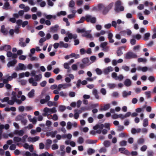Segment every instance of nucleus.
Segmentation results:
<instances>
[{"label":"nucleus","instance_id":"obj_52","mask_svg":"<svg viewBox=\"0 0 156 156\" xmlns=\"http://www.w3.org/2000/svg\"><path fill=\"white\" fill-rule=\"evenodd\" d=\"M151 91H146L145 92V94L146 95L147 98H149L151 97Z\"/></svg>","mask_w":156,"mask_h":156},{"label":"nucleus","instance_id":"obj_53","mask_svg":"<svg viewBox=\"0 0 156 156\" xmlns=\"http://www.w3.org/2000/svg\"><path fill=\"white\" fill-rule=\"evenodd\" d=\"M114 4L113 2H111L106 7L109 10H110L112 6H113Z\"/></svg>","mask_w":156,"mask_h":156},{"label":"nucleus","instance_id":"obj_28","mask_svg":"<svg viewBox=\"0 0 156 156\" xmlns=\"http://www.w3.org/2000/svg\"><path fill=\"white\" fill-rule=\"evenodd\" d=\"M59 111L61 112L64 111L66 109V107L64 105H60L59 106Z\"/></svg>","mask_w":156,"mask_h":156},{"label":"nucleus","instance_id":"obj_31","mask_svg":"<svg viewBox=\"0 0 156 156\" xmlns=\"http://www.w3.org/2000/svg\"><path fill=\"white\" fill-rule=\"evenodd\" d=\"M77 142L79 144H82L84 142L83 138L82 137H80L78 139Z\"/></svg>","mask_w":156,"mask_h":156},{"label":"nucleus","instance_id":"obj_20","mask_svg":"<svg viewBox=\"0 0 156 156\" xmlns=\"http://www.w3.org/2000/svg\"><path fill=\"white\" fill-rule=\"evenodd\" d=\"M133 37L137 40H139L141 38V36L139 34H137L136 35H134L133 36Z\"/></svg>","mask_w":156,"mask_h":156},{"label":"nucleus","instance_id":"obj_26","mask_svg":"<svg viewBox=\"0 0 156 156\" xmlns=\"http://www.w3.org/2000/svg\"><path fill=\"white\" fill-rule=\"evenodd\" d=\"M89 59L88 58H83L82 60V62L84 64H86L88 63L89 62Z\"/></svg>","mask_w":156,"mask_h":156},{"label":"nucleus","instance_id":"obj_14","mask_svg":"<svg viewBox=\"0 0 156 156\" xmlns=\"http://www.w3.org/2000/svg\"><path fill=\"white\" fill-rule=\"evenodd\" d=\"M110 107V105L109 104H106L104 105L103 108H100L101 111H106L108 110Z\"/></svg>","mask_w":156,"mask_h":156},{"label":"nucleus","instance_id":"obj_9","mask_svg":"<svg viewBox=\"0 0 156 156\" xmlns=\"http://www.w3.org/2000/svg\"><path fill=\"white\" fill-rule=\"evenodd\" d=\"M23 41L24 39L22 37L20 38L19 39V44L21 47H25L27 45L26 43L23 42Z\"/></svg>","mask_w":156,"mask_h":156},{"label":"nucleus","instance_id":"obj_1","mask_svg":"<svg viewBox=\"0 0 156 156\" xmlns=\"http://www.w3.org/2000/svg\"><path fill=\"white\" fill-rule=\"evenodd\" d=\"M122 4L121 2L119 0H118L115 2L114 10L116 12L118 13L124 10V7L122 5Z\"/></svg>","mask_w":156,"mask_h":156},{"label":"nucleus","instance_id":"obj_38","mask_svg":"<svg viewBox=\"0 0 156 156\" xmlns=\"http://www.w3.org/2000/svg\"><path fill=\"white\" fill-rule=\"evenodd\" d=\"M117 130L118 131H121L123 130L124 129V127L123 126L119 125Z\"/></svg>","mask_w":156,"mask_h":156},{"label":"nucleus","instance_id":"obj_56","mask_svg":"<svg viewBox=\"0 0 156 156\" xmlns=\"http://www.w3.org/2000/svg\"><path fill=\"white\" fill-rule=\"evenodd\" d=\"M147 156H153V152L152 151H147Z\"/></svg>","mask_w":156,"mask_h":156},{"label":"nucleus","instance_id":"obj_51","mask_svg":"<svg viewBox=\"0 0 156 156\" xmlns=\"http://www.w3.org/2000/svg\"><path fill=\"white\" fill-rule=\"evenodd\" d=\"M63 87L62 88L63 89H65L68 87L71 86V84L70 83H65L64 84H63Z\"/></svg>","mask_w":156,"mask_h":156},{"label":"nucleus","instance_id":"obj_16","mask_svg":"<svg viewBox=\"0 0 156 156\" xmlns=\"http://www.w3.org/2000/svg\"><path fill=\"white\" fill-rule=\"evenodd\" d=\"M86 20V17L85 16V17L82 16L81 17L80 20L77 21H76V24H78L79 23H83L85 20Z\"/></svg>","mask_w":156,"mask_h":156},{"label":"nucleus","instance_id":"obj_12","mask_svg":"<svg viewBox=\"0 0 156 156\" xmlns=\"http://www.w3.org/2000/svg\"><path fill=\"white\" fill-rule=\"evenodd\" d=\"M19 66L17 67H16V70H23V69H26V67L22 63H19Z\"/></svg>","mask_w":156,"mask_h":156},{"label":"nucleus","instance_id":"obj_43","mask_svg":"<svg viewBox=\"0 0 156 156\" xmlns=\"http://www.w3.org/2000/svg\"><path fill=\"white\" fill-rule=\"evenodd\" d=\"M147 61V59L146 58H139L138 59V61L139 62H145Z\"/></svg>","mask_w":156,"mask_h":156},{"label":"nucleus","instance_id":"obj_19","mask_svg":"<svg viewBox=\"0 0 156 156\" xmlns=\"http://www.w3.org/2000/svg\"><path fill=\"white\" fill-rule=\"evenodd\" d=\"M34 94V89H32L30 92L28 93V96L29 98L33 97Z\"/></svg>","mask_w":156,"mask_h":156},{"label":"nucleus","instance_id":"obj_7","mask_svg":"<svg viewBox=\"0 0 156 156\" xmlns=\"http://www.w3.org/2000/svg\"><path fill=\"white\" fill-rule=\"evenodd\" d=\"M40 137L38 136H36L34 137H29L28 138V140L29 142H33L38 140Z\"/></svg>","mask_w":156,"mask_h":156},{"label":"nucleus","instance_id":"obj_37","mask_svg":"<svg viewBox=\"0 0 156 156\" xmlns=\"http://www.w3.org/2000/svg\"><path fill=\"white\" fill-rule=\"evenodd\" d=\"M75 5L74 2L73 0H71L70 1L69 3V6L71 8H73L74 7Z\"/></svg>","mask_w":156,"mask_h":156},{"label":"nucleus","instance_id":"obj_30","mask_svg":"<svg viewBox=\"0 0 156 156\" xmlns=\"http://www.w3.org/2000/svg\"><path fill=\"white\" fill-rule=\"evenodd\" d=\"M66 14V12L64 11H61L60 12H58L57 13V16H60L61 15L65 16Z\"/></svg>","mask_w":156,"mask_h":156},{"label":"nucleus","instance_id":"obj_4","mask_svg":"<svg viewBox=\"0 0 156 156\" xmlns=\"http://www.w3.org/2000/svg\"><path fill=\"white\" fill-rule=\"evenodd\" d=\"M91 31V30L86 31L85 30V32H84V33L82 34V36L85 37L87 38L90 39L91 40H92L93 39V38L92 35L90 34Z\"/></svg>","mask_w":156,"mask_h":156},{"label":"nucleus","instance_id":"obj_6","mask_svg":"<svg viewBox=\"0 0 156 156\" xmlns=\"http://www.w3.org/2000/svg\"><path fill=\"white\" fill-rule=\"evenodd\" d=\"M59 26L58 25H55L54 26L50 28V31L53 33L57 32Z\"/></svg>","mask_w":156,"mask_h":156},{"label":"nucleus","instance_id":"obj_13","mask_svg":"<svg viewBox=\"0 0 156 156\" xmlns=\"http://www.w3.org/2000/svg\"><path fill=\"white\" fill-rule=\"evenodd\" d=\"M124 84L126 87H129L132 84L131 81L129 79H127L124 82Z\"/></svg>","mask_w":156,"mask_h":156},{"label":"nucleus","instance_id":"obj_3","mask_svg":"<svg viewBox=\"0 0 156 156\" xmlns=\"http://www.w3.org/2000/svg\"><path fill=\"white\" fill-rule=\"evenodd\" d=\"M86 21L88 22H90L92 23H94L96 22V18L95 17H92L89 15L85 16Z\"/></svg>","mask_w":156,"mask_h":156},{"label":"nucleus","instance_id":"obj_23","mask_svg":"<svg viewBox=\"0 0 156 156\" xmlns=\"http://www.w3.org/2000/svg\"><path fill=\"white\" fill-rule=\"evenodd\" d=\"M110 142L108 140H105L104 141V145L105 147H108L110 146Z\"/></svg>","mask_w":156,"mask_h":156},{"label":"nucleus","instance_id":"obj_32","mask_svg":"<svg viewBox=\"0 0 156 156\" xmlns=\"http://www.w3.org/2000/svg\"><path fill=\"white\" fill-rule=\"evenodd\" d=\"M23 118V117L21 115H18L16 118V121L21 120Z\"/></svg>","mask_w":156,"mask_h":156},{"label":"nucleus","instance_id":"obj_63","mask_svg":"<svg viewBox=\"0 0 156 156\" xmlns=\"http://www.w3.org/2000/svg\"><path fill=\"white\" fill-rule=\"evenodd\" d=\"M119 137L123 138L126 136V135L125 133H122L119 134Z\"/></svg>","mask_w":156,"mask_h":156},{"label":"nucleus","instance_id":"obj_50","mask_svg":"<svg viewBox=\"0 0 156 156\" xmlns=\"http://www.w3.org/2000/svg\"><path fill=\"white\" fill-rule=\"evenodd\" d=\"M148 80L151 82H153L155 81V78L153 76H150L148 78Z\"/></svg>","mask_w":156,"mask_h":156},{"label":"nucleus","instance_id":"obj_15","mask_svg":"<svg viewBox=\"0 0 156 156\" xmlns=\"http://www.w3.org/2000/svg\"><path fill=\"white\" fill-rule=\"evenodd\" d=\"M113 37V34L111 33L108 35V38L109 40V42L110 43H113L114 42V40L112 38Z\"/></svg>","mask_w":156,"mask_h":156},{"label":"nucleus","instance_id":"obj_47","mask_svg":"<svg viewBox=\"0 0 156 156\" xmlns=\"http://www.w3.org/2000/svg\"><path fill=\"white\" fill-rule=\"evenodd\" d=\"M147 148V147L146 145H144L140 148V150L142 151H145Z\"/></svg>","mask_w":156,"mask_h":156},{"label":"nucleus","instance_id":"obj_46","mask_svg":"<svg viewBox=\"0 0 156 156\" xmlns=\"http://www.w3.org/2000/svg\"><path fill=\"white\" fill-rule=\"evenodd\" d=\"M58 147L57 144H54L52 145V149L55 150L58 148Z\"/></svg>","mask_w":156,"mask_h":156},{"label":"nucleus","instance_id":"obj_59","mask_svg":"<svg viewBox=\"0 0 156 156\" xmlns=\"http://www.w3.org/2000/svg\"><path fill=\"white\" fill-rule=\"evenodd\" d=\"M51 74L49 72H46L44 74V76L48 78L51 76Z\"/></svg>","mask_w":156,"mask_h":156},{"label":"nucleus","instance_id":"obj_39","mask_svg":"<svg viewBox=\"0 0 156 156\" xmlns=\"http://www.w3.org/2000/svg\"><path fill=\"white\" fill-rule=\"evenodd\" d=\"M107 44V43L106 42H105L103 43H102L100 45V46L104 49Z\"/></svg>","mask_w":156,"mask_h":156},{"label":"nucleus","instance_id":"obj_58","mask_svg":"<svg viewBox=\"0 0 156 156\" xmlns=\"http://www.w3.org/2000/svg\"><path fill=\"white\" fill-rule=\"evenodd\" d=\"M140 48V46L139 45H136L134 47L133 50V51H138Z\"/></svg>","mask_w":156,"mask_h":156},{"label":"nucleus","instance_id":"obj_48","mask_svg":"<svg viewBox=\"0 0 156 156\" xmlns=\"http://www.w3.org/2000/svg\"><path fill=\"white\" fill-rule=\"evenodd\" d=\"M9 100V98L8 97H6L3 98V99H1V100L2 102L3 103L4 102H8Z\"/></svg>","mask_w":156,"mask_h":156},{"label":"nucleus","instance_id":"obj_60","mask_svg":"<svg viewBox=\"0 0 156 156\" xmlns=\"http://www.w3.org/2000/svg\"><path fill=\"white\" fill-rule=\"evenodd\" d=\"M46 81L44 80L42 82H41L40 83V85L42 87H44L46 86Z\"/></svg>","mask_w":156,"mask_h":156},{"label":"nucleus","instance_id":"obj_45","mask_svg":"<svg viewBox=\"0 0 156 156\" xmlns=\"http://www.w3.org/2000/svg\"><path fill=\"white\" fill-rule=\"evenodd\" d=\"M72 126V124L71 122H68L67 123V129H70L71 128Z\"/></svg>","mask_w":156,"mask_h":156},{"label":"nucleus","instance_id":"obj_61","mask_svg":"<svg viewBox=\"0 0 156 156\" xmlns=\"http://www.w3.org/2000/svg\"><path fill=\"white\" fill-rule=\"evenodd\" d=\"M101 92L102 94L104 95H105L106 93V90L104 88H102L101 90Z\"/></svg>","mask_w":156,"mask_h":156},{"label":"nucleus","instance_id":"obj_44","mask_svg":"<svg viewBox=\"0 0 156 156\" xmlns=\"http://www.w3.org/2000/svg\"><path fill=\"white\" fill-rule=\"evenodd\" d=\"M96 72L99 75H101L102 73L101 70L99 68H97L95 69Z\"/></svg>","mask_w":156,"mask_h":156},{"label":"nucleus","instance_id":"obj_49","mask_svg":"<svg viewBox=\"0 0 156 156\" xmlns=\"http://www.w3.org/2000/svg\"><path fill=\"white\" fill-rule=\"evenodd\" d=\"M130 43L132 45H134L136 44V40L134 38H133L131 39L130 41Z\"/></svg>","mask_w":156,"mask_h":156},{"label":"nucleus","instance_id":"obj_22","mask_svg":"<svg viewBox=\"0 0 156 156\" xmlns=\"http://www.w3.org/2000/svg\"><path fill=\"white\" fill-rule=\"evenodd\" d=\"M148 125V119H145L143 120V126L144 127H146Z\"/></svg>","mask_w":156,"mask_h":156},{"label":"nucleus","instance_id":"obj_34","mask_svg":"<svg viewBox=\"0 0 156 156\" xmlns=\"http://www.w3.org/2000/svg\"><path fill=\"white\" fill-rule=\"evenodd\" d=\"M46 40V39L45 37H43L41 38L39 40V42L41 44H40V45H42V44Z\"/></svg>","mask_w":156,"mask_h":156},{"label":"nucleus","instance_id":"obj_2","mask_svg":"<svg viewBox=\"0 0 156 156\" xmlns=\"http://www.w3.org/2000/svg\"><path fill=\"white\" fill-rule=\"evenodd\" d=\"M138 56L136 54L133 53L132 51L128 52L126 54L125 58L126 59H131V58H136Z\"/></svg>","mask_w":156,"mask_h":156},{"label":"nucleus","instance_id":"obj_11","mask_svg":"<svg viewBox=\"0 0 156 156\" xmlns=\"http://www.w3.org/2000/svg\"><path fill=\"white\" fill-rule=\"evenodd\" d=\"M17 61L16 60L14 59L12 61L8 62L7 66L8 67L11 66H13L16 63Z\"/></svg>","mask_w":156,"mask_h":156},{"label":"nucleus","instance_id":"obj_64","mask_svg":"<svg viewBox=\"0 0 156 156\" xmlns=\"http://www.w3.org/2000/svg\"><path fill=\"white\" fill-rule=\"evenodd\" d=\"M72 68L73 70H76L77 69V66L76 64H73L72 66Z\"/></svg>","mask_w":156,"mask_h":156},{"label":"nucleus","instance_id":"obj_62","mask_svg":"<svg viewBox=\"0 0 156 156\" xmlns=\"http://www.w3.org/2000/svg\"><path fill=\"white\" fill-rule=\"evenodd\" d=\"M23 21L21 20H18L16 21V24L18 26H21L22 25Z\"/></svg>","mask_w":156,"mask_h":156},{"label":"nucleus","instance_id":"obj_57","mask_svg":"<svg viewBox=\"0 0 156 156\" xmlns=\"http://www.w3.org/2000/svg\"><path fill=\"white\" fill-rule=\"evenodd\" d=\"M44 112L46 113H50V108L47 107L45 108L44 109Z\"/></svg>","mask_w":156,"mask_h":156},{"label":"nucleus","instance_id":"obj_36","mask_svg":"<svg viewBox=\"0 0 156 156\" xmlns=\"http://www.w3.org/2000/svg\"><path fill=\"white\" fill-rule=\"evenodd\" d=\"M85 30H86L84 28H82V29L77 28L76 31L78 33H83L85 32Z\"/></svg>","mask_w":156,"mask_h":156},{"label":"nucleus","instance_id":"obj_17","mask_svg":"<svg viewBox=\"0 0 156 156\" xmlns=\"http://www.w3.org/2000/svg\"><path fill=\"white\" fill-rule=\"evenodd\" d=\"M29 117H31V116L30 115H28V117L30 121L32 122L34 124H35L37 122V119L36 117H34L33 118V119H29Z\"/></svg>","mask_w":156,"mask_h":156},{"label":"nucleus","instance_id":"obj_40","mask_svg":"<svg viewBox=\"0 0 156 156\" xmlns=\"http://www.w3.org/2000/svg\"><path fill=\"white\" fill-rule=\"evenodd\" d=\"M122 69L125 70L126 71H128L129 69V66H127L125 65H124L122 66Z\"/></svg>","mask_w":156,"mask_h":156},{"label":"nucleus","instance_id":"obj_24","mask_svg":"<svg viewBox=\"0 0 156 156\" xmlns=\"http://www.w3.org/2000/svg\"><path fill=\"white\" fill-rule=\"evenodd\" d=\"M87 152L89 155H90L95 152V150L92 148H90L88 150Z\"/></svg>","mask_w":156,"mask_h":156},{"label":"nucleus","instance_id":"obj_33","mask_svg":"<svg viewBox=\"0 0 156 156\" xmlns=\"http://www.w3.org/2000/svg\"><path fill=\"white\" fill-rule=\"evenodd\" d=\"M109 10L106 7H105L102 11L103 14L104 15L106 14Z\"/></svg>","mask_w":156,"mask_h":156},{"label":"nucleus","instance_id":"obj_21","mask_svg":"<svg viewBox=\"0 0 156 156\" xmlns=\"http://www.w3.org/2000/svg\"><path fill=\"white\" fill-rule=\"evenodd\" d=\"M13 140L14 142H17L22 141V140L21 138L16 136L14 137Z\"/></svg>","mask_w":156,"mask_h":156},{"label":"nucleus","instance_id":"obj_54","mask_svg":"<svg viewBox=\"0 0 156 156\" xmlns=\"http://www.w3.org/2000/svg\"><path fill=\"white\" fill-rule=\"evenodd\" d=\"M144 142V140L143 138H140L138 140V143L139 144H142Z\"/></svg>","mask_w":156,"mask_h":156},{"label":"nucleus","instance_id":"obj_35","mask_svg":"<svg viewBox=\"0 0 156 156\" xmlns=\"http://www.w3.org/2000/svg\"><path fill=\"white\" fill-rule=\"evenodd\" d=\"M41 74H40L39 75H36L35 77V80L36 81H39L41 78Z\"/></svg>","mask_w":156,"mask_h":156},{"label":"nucleus","instance_id":"obj_8","mask_svg":"<svg viewBox=\"0 0 156 156\" xmlns=\"http://www.w3.org/2000/svg\"><path fill=\"white\" fill-rule=\"evenodd\" d=\"M50 99V97L48 95L46 96L45 99H41L40 102L41 104H43L47 102Z\"/></svg>","mask_w":156,"mask_h":156},{"label":"nucleus","instance_id":"obj_29","mask_svg":"<svg viewBox=\"0 0 156 156\" xmlns=\"http://www.w3.org/2000/svg\"><path fill=\"white\" fill-rule=\"evenodd\" d=\"M116 53L118 56H120L123 54L122 51L120 48L117 50Z\"/></svg>","mask_w":156,"mask_h":156},{"label":"nucleus","instance_id":"obj_27","mask_svg":"<svg viewBox=\"0 0 156 156\" xmlns=\"http://www.w3.org/2000/svg\"><path fill=\"white\" fill-rule=\"evenodd\" d=\"M93 94L95 96V98L97 99H98L99 96L97 93V91L96 89H94L93 91Z\"/></svg>","mask_w":156,"mask_h":156},{"label":"nucleus","instance_id":"obj_41","mask_svg":"<svg viewBox=\"0 0 156 156\" xmlns=\"http://www.w3.org/2000/svg\"><path fill=\"white\" fill-rule=\"evenodd\" d=\"M127 142L126 141L123 140L120 143V144L121 146H124L126 145Z\"/></svg>","mask_w":156,"mask_h":156},{"label":"nucleus","instance_id":"obj_25","mask_svg":"<svg viewBox=\"0 0 156 156\" xmlns=\"http://www.w3.org/2000/svg\"><path fill=\"white\" fill-rule=\"evenodd\" d=\"M150 36V34L149 33H145L144 35V40L145 41L148 40Z\"/></svg>","mask_w":156,"mask_h":156},{"label":"nucleus","instance_id":"obj_18","mask_svg":"<svg viewBox=\"0 0 156 156\" xmlns=\"http://www.w3.org/2000/svg\"><path fill=\"white\" fill-rule=\"evenodd\" d=\"M97 140H87L86 141V143L87 144H94L97 142Z\"/></svg>","mask_w":156,"mask_h":156},{"label":"nucleus","instance_id":"obj_5","mask_svg":"<svg viewBox=\"0 0 156 156\" xmlns=\"http://www.w3.org/2000/svg\"><path fill=\"white\" fill-rule=\"evenodd\" d=\"M11 47L9 45H4L3 46L0 47V51L4 50L6 51H10L11 49Z\"/></svg>","mask_w":156,"mask_h":156},{"label":"nucleus","instance_id":"obj_10","mask_svg":"<svg viewBox=\"0 0 156 156\" xmlns=\"http://www.w3.org/2000/svg\"><path fill=\"white\" fill-rule=\"evenodd\" d=\"M1 32L4 35H6L8 34V31L7 29H6L4 25H2L1 26Z\"/></svg>","mask_w":156,"mask_h":156},{"label":"nucleus","instance_id":"obj_42","mask_svg":"<svg viewBox=\"0 0 156 156\" xmlns=\"http://www.w3.org/2000/svg\"><path fill=\"white\" fill-rule=\"evenodd\" d=\"M126 31H124L126 33V34H127L128 36H130L131 35L132 32L129 29H127L126 30H125Z\"/></svg>","mask_w":156,"mask_h":156},{"label":"nucleus","instance_id":"obj_55","mask_svg":"<svg viewBox=\"0 0 156 156\" xmlns=\"http://www.w3.org/2000/svg\"><path fill=\"white\" fill-rule=\"evenodd\" d=\"M16 148V145L14 144H12L10 146L9 149L11 150H14Z\"/></svg>","mask_w":156,"mask_h":156}]
</instances>
